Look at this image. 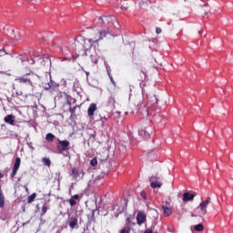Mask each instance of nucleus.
Returning <instances> with one entry per match:
<instances>
[{
    "label": "nucleus",
    "mask_w": 233,
    "mask_h": 233,
    "mask_svg": "<svg viewBox=\"0 0 233 233\" xmlns=\"http://www.w3.org/2000/svg\"><path fill=\"white\" fill-rule=\"evenodd\" d=\"M99 25H102L103 30L110 34V27L114 26V21L116 16L114 15H103L98 18Z\"/></svg>",
    "instance_id": "f257e3e1"
},
{
    "label": "nucleus",
    "mask_w": 233,
    "mask_h": 233,
    "mask_svg": "<svg viewBox=\"0 0 233 233\" xmlns=\"http://www.w3.org/2000/svg\"><path fill=\"white\" fill-rule=\"evenodd\" d=\"M106 34H109L106 29H99L92 35V38L90 39L93 40L94 43H98L106 37Z\"/></svg>",
    "instance_id": "f03ea898"
},
{
    "label": "nucleus",
    "mask_w": 233,
    "mask_h": 233,
    "mask_svg": "<svg viewBox=\"0 0 233 233\" xmlns=\"http://www.w3.org/2000/svg\"><path fill=\"white\" fill-rule=\"evenodd\" d=\"M69 147H70L69 141L58 139V143L56 144V148L59 154H63V152H66V150L69 148Z\"/></svg>",
    "instance_id": "7ed1b4c3"
},
{
    "label": "nucleus",
    "mask_w": 233,
    "mask_h": 233,
    "mask_svg": "<svg viewBox=\"0 0 233 233\" xmlns=\"http://www.w3.org/2000/svg\"><path fill=\"white\" fill-rule=\"evenodd\" d=\"M31 74L34 76V72L27 73L23 76H18L17 78H15V81H17L18 83H22L24 85H30V86H33L34 84L32 83V79L26 77L27 76H31Z\"/></svg>",
    "instance_id": "20e7f679"
},
{
    "label": "nucleus",
    "mask_w": 233,
    "mask_h": 233,
    "mask_svg": "<svg viewBox=\"0 0 233 233\" xmlns=\"http://www.w3.org/2000/svg\"><path fill=\"white\" fill-rule=\"evenodd\" d=\"M209 204H210V197H208L207 199L205 201H202L198 207V208L200 209V214L202 216H205L207 214V208L208 207Z\"/></svg>",
    "instance_id": "39448f33"
},
{
    "label": "nucleus",
    "mask_w": 233,
    "mask_h": 233,
    "mask_svg": "<svg viewBox=\"0 0 233 233\" xmlns=\"http://www.w3.org/2000/svg\"><path fill=\"white\" fill-rule=\"evenodd\" d=\"M150 132H152V127H147L144 129H140L138 134L141 137H144V139H148V137H150Z\"/></svg>",
    "instance_id": "423d86ee"
},
{
    "label": "nucleus",
    "mask_w": 233,
    "mask_h": 233,
    "mask_svg": "<svg viewBox=\"0 0 233 233\" xmlns=\"http://www.w3.org/2000/svg\"><path fill=\"white\" fill-rule=\"evenodd\" d=\"M145 221H147V214L143 213V212H138L137 215V225H139V227H141V225H143V223H145Z\"/></svg>",
    "instance_id": "0eeeda50"
},
{
    "label": "nucleus",
    "mask_w": 233,
    "mask_h": 233,
    "mask_svg": "<svg viewBox=\"0 0 233 233\" xmlns=\"http://www.w3.org/2000/svg\"><path fill=\"white\" fill-rule=\"evenodd\" d=\"M163 214L166 218H168L172 214V208H170V203L166 202L165 205L162 206Z\"/></svg>",
    "instance_id": "6e6552de"
},
{
    "label": "nucleus",
    "mask_w": 233,
    "mask_h": 233,
    "mask_svg": "<svg viewBox=\"0 0 233 233\" xmlns=\"http://www.w3.org/2000/svg\"><path fill=\"white\" fill-rule=\"evenodd\" d=\"M99 168H101L104 174H108L110 172V162L105 160L99 165Z\"/></svg>",
    "instance_id": "1a4fd4ad"
},
{
    "label": "nucleus",
    "mask_w": 233,
    "mask_h": 233,
    "mask_svg": "<svg viewBox=\"0 0 233 233\" xmlns=\"http://www.w3.org/2000/svg\"><path fill=\"white\" fill-rule=\"evenodd\" d=\"M69 227L70 228L74 229V228H79V225L77 224V218L76 217H72L69 219Z\"/></svg>",
    "instance_id": "9d476101"
},
{
    "label": "nucleus",
    "mask_w": 233,
    "mask_h": 233,
    "mask_svg": "<svg viewBox=\"0 0 233 233\" xmlns=\"http://www.w3.org/2000/svg\"><path fill=\"white\" fill-rule=\"evenodd\" d=\"M93 46H94V42L91 38L86 39V40L84 41V46L83 47H84V50H86V52L87 50H90V48H92Z\"/></svg>",
    "instance_id": "9b49d317"
},
{
    "label": "nucleus",
    "mask_w": 233,
    "mask_h": 233,
    "mask_svg": "<svg viewBox=\"0 0 233 233\" xmlns=\"http://www.w3.org/2000/svg\"><path fill=\"white\" fill-rule=\"evenodd\" d=\"M196 198V193L186 192L183 194V201H192Z\"/></svg>",
    "instance_id": "f8f14e48"
},
{
    "label": "nucleus",
    "mask_w": 233,
    "mask_h": 233,
    "mask_svg": "<svg viewBox=\"0 0 233 233\" xmlns=\"http://www.w3.org/2000/svg\"><path fill=\"white\" fill-rule=\"evenodd\" d=\"M97 110V105L96 104H91L87 109V114L89 116H94V112Z\"/></svg>",
    "instance_id": "ddd939ff"
},
{
    "label": "nucleus",
    "mask_w": 233,
    "mask_h": 233,
    "mask_svg": "<svg viewBox=\"0 0 233 233\" xmlns=\"http://www.w3.org/2000/svg\"><path fill=\"white\" fill-rule=\"evenodd\" d=\"M4 121L8 123V125H14L15 122V116H14V115H8L4 118Z\"/></svg>",
    "instance_id": "4468645a"
},
{
    "label": "nucleus",
    "mask_w": 233,
    "mask_h": 233,
    "mask_svg": "<svg viewBox=\"0 0 233 233\" xmlns=\"http://www.w3.org/2000/svg\"><path fill=\"white\" fill-rule=\"evenodd\" d=\"M151 188H161L163 187V183L160 181H150Z\"/></svg>",
    "instance_id": "2eb2a0df"
},
{
    "label": "nucleus",
    "mask_w": 233,
    "mask_h": 233,
    "mask_svg": "<svg viewBox=\"0 0 233 233\" xmlns=\"http://www.w3.org/2000/svg\"><path fill=\"white\" fill-rule=\"evenodd\" d=\"M43 66H52V60H50V57L45 56L43 58Z\"/></svg>",
    "instance_id": "dca6fc26"
},
{
    "label": "nucleus",
    "mask_w": 233,
    "mask_h": 233,
    "mask_svg": "<svg viewBox=\"0 0 233 233\" xmlns=\"http://www.w3.org/2000/svg\"><path fill=\"white\" fill-rule=\"evenodd\" d=\"M51 85V92L54 94V92H57L59 90V84L56 82H50Z\"/></svg>",
    "instance_id": "f3484780"
},
{
    "label": "nucleus",
    "mask_w": 233,
    "mask_h": 233,
    "mask_svg": "<svg viewBox=\"0 0 233 233\" xmlns=\"http://www.w3.org/2000/svg\"><path fill=\"white\" fill-rule=\"evenodd\" d=\"M134 104L136 106H141L143 104V96H141V95L137 96Z\"/></svg>",
    "instance_id": "a211bd4d"
},
{
    "label": "nucleus",
    "mask_w": 233,
    "mask_h": 233,
    "mask_svg": "<svg viewBox=\"0 0 233 233\" xmlns=\"http://www.w3.org/2000/svg\"><path fill=\"white\" fill-rule=\"evenodd\" d=\"M19 167H21V158L16 157L14 164V168H15L16 170H19Z\"/></svg>",
    "instance_id": "6ab92c4d"
},
{
    "label": "nucleus",
    "mask_w": 233,
    "mask_h": 233,
    "mask_svg": "<svg viewBox=\"0 0 233 233\" xmlns=\"http://www.w3.org/2000/svg\"><path fill=\"white\" fill-rule=\"evenodd\" d=\"M71 176H73L74 179H77V177H79V171L77 170V168L76 167L72 168Z\"/></svg>",
    "instance_id": "aec40b11"
},
{
    "label": "nucleus",
    "mask_w": 233,
    "mask_h": 233,
    "mask_svg": "<svg viewBox=\"0 0 233 233\" xmlns=\"http://www.w3.org/2000/svg\"><path fill=\"white\" fill-rule=\"evenodd\" d=\"M46 141L52 142L56 139V136L52 133H48L46 137Z\"/></svg>",
    "instance_id": "412c9836"
},
{
    "label": "nucleus",
    "mask_w": 233,
    "mask_h": 233,
    "mask_svg": "<svg viewBox=\"0 0 233 233\" xmlns=\"http://www.w3.org/2000/svg\"><path fill=\"white\" fill-rule=\"evenodd\" d=\"M42 163L46 165V167H50L52 165V161H50V158L44 157L42 158Z\"/></svg>",
    "instance_id": "4be33fe9"
},
{
    "label": "nucleus",
    "mask_w": 233,
    "mask_h": 233,
    "mask_svg": "<svg viewBox=\"0 0 233 233\" xmlns=\"http://www.w3.org/2000/svg\"><path fill=\"white\" fill-rule=\"evenodd\" d=\"M98 60H99V56H97L96 55H91L92 63H94L95 65H97Z\"/></svg>",
    "instance_id": "5701e85b"
},
{
    "label": "nucleus",
    "mask_w": 233,
    "mask_h": 233,
    "mask_svg": "<svg viewBox=\"0 0 233 233\" xmlns=\"http://www.w3.org/2000/svg\"><path fill=\"white\" fill-rule=\"evenodd\" d=\"M35 198H37V194L33 193L31 196L28 197L27 203H32V201H34V199H35Z\"/></svg>",
    "instance_id": "b1692460"
},
{
    "label": "nucleus",
    "mask_w": 233,
    "mask_h": 233,
    "mask_svg": "<svg viewBox=\"0 0 233 233\" xmlns=\"http://www.w3.org/2000/svg\"><path fill=\"white\" fill-rule=\"evenodd\" d=\"M43 88H44V90H46V91L50 90V93L53 94V93H52V86H51L50 83L45 84V85L43 86Z\"/></svg>",
    "instance_id": "393cba45"
},
{
    "label": "nucleus",
    "mask_w": 233,
    "mask_h": 233,
    "mask_svg": "<svg viewBox=\"0 0 233 233\" xmlns=\"http://www.w3.org/2000/svg\"><path fill=\"white\" fill-rule=\"evenodd\" d=\"M161 179V177L159 175H153L150 177L149 181H159Z\"/></svg>",
    "instance_id": "a878e982"
},
{
    "label": "nucleus",
    "mask_w": 233,
    "mask_h": 233,
    "mask_svg": "<svg viewBox=\"0 0 233 233\" xmlns=\"http://www.w3.org/2000/svg\"><path fill=\"white\" fill-rule=\"evenodd\" d=\"M203 228H204L203 224H198L195 226V230L197 232H203Z\"/></svg>",
    "instance_id": "bb28decb"
},
{
    "label": "nucleus",
    "mask_w": 233,
    "mask_h": 233,
    "mask_svg": "<svg viewBox=\"0 0 233 233\" xmlns=\"http://www.w3.org/2000/svg\"><path fill=\"white\" fill-rule=\"evenodd\" d=\"M17 59H19L21 61V63H25V61H28V57L23 56V55H19L17 56Z\"/></svg>",
    "instance_id": "cd10ccee"
},
{
    "label": "nucleus",
    "mask_w": 233,
    "mask_h": 233,
    "mask_svg": "<svg viewBox=\"0 0 233 233\" xmlns=\"http://www.w3.org/2000/svg\"><path fill=\"white\" fill-rule=\"evenodd\" d=\"M90 165L91 167H96V165H97V158L96 157L92 158L90 161Z\"/></svg>",
    "instance_id": "c85d7f7f"
},
{
    "label": "nucleus",
    "mask_w": 233,
    "mask_h": 233,
    "mask_svg": "<svg viewBox=\"0 0 233 233\" xmlns=\"http://www.w3.org/2000/svg\"><path fill=\"white\" fill-rule=\"evenodd\" d=\"M3 56H8V53L5 50V48L0 49V57H3Z\"/></svg>",
    "instance_id": "c756f323"
},
{
    "label": "nucleus",
    "mask_w": 233,
    "mask_h": 233,
    "mask_svg": "<svg viewBox=\"0 0 233 233\" xmlns=\"http://www.w3.org/2000/svg\"><path fill=\"white\" fill-rule=\"evenodd\" d=\"M69 205H70L71 207H76V205H77V202H76V200L71 198L69 199Z\"/></svg>",
    "instance_id": "7c9ffc66"
},
{
    "label": "nucleus",
    "mask_w": 233,
    "mask_h": 233,
    "mask_svg": "<svg viewBox=\"0 0 233 233\" xmlns=\"http://www.w3.org/2000/svg\"><path fill=\"white\" fill-rule=\"evenodd\" d=\"M17 170H19V169H15V167L13 168V171L11 174L12 179H14V177H15V175L17 174Z\"/></svg>",
    "instance_id": "2f4dec72"
},
{
    "label": "nucleus",
    "mask_w": 233,
    "mask_h": 233,
    "mask_svg": "<svg viewBox=\"0 0 233 233\" xmlns=\"http://www.w3.org/2000/svg\"><path fill=\"white\" fill-rule=\"evenodd\" d=\"M48 210V207L46 205H44L42 207V216H45V213Z\"/></svg>",
    "instance_id": "473e14b6"
},
{
    "label": "nucleus",
    "mask_w": 233,
    "mask_h": 233,
    "mask_svg": "<svg viewBox=\"0 0 233 233\" xmlns=\"http://www.w3.org/2000/svg\"><path fill=\"white\" fill-rule=\"evenodd\" d=\"M120 233H130V228L125 227Z\"/></svg>",
    "instance_id": "72a5a7b5"
},
{
    "label": "nucleus",
    "mask_w": 233,
    "mask_h": 233,
    "mask_svg": "<svg viewBox=\"0 0 233 233\" xmlns=\"http://www.w3.org/2000/svg\"><path fill=\"white\" fill-rule=\"evenodd\" d=\"M155 119H156L157 123H161V121H163V118L160 116H156Z\"/></svg>",
    "instance_id": "f704fd0d"
},
{
    "label": "nucleus",
    "mask_w": 233,
    "mask_h": 233,
    "mask_svg": "<svg viewBox=\"0 0 233 233\" xmlns=\"http://www.w3.org/2000/svg\"><path fill=\"white\" fill-rule=\"evenodd\" d=\"M122 10H128V7L127 6V3H123V5L120 6Z\"/></svg>",
    "instance_id": "c9c22d12"
},
{
    "label": "nucleus",
    "mask_w": 233,
    "mask_h": 233,
    "mask_svg": "<svg viewBox=\"0 0 233 233\" xmlns=\"http://www.w3.org/2000/svg\"><path fill=\"white\" fill-rule=\"evenodd\" d=\"M141 197L143 198V199H147V194L145 192L141 193Z\"/></svg>",
    "instance_id": "e433bc0d"
},
{
    "label": "nucleus",
    "mask_w": 233,
    "mask_h": 233,
    "mask_svg": "<svg viewBox=\"0 0 233 233\" xmlns=\"http://www.w3.org/2000/svg\"><path fill=\"white\" fill-rule=\"evenodd\" d=\"M71 198L75 199V201H76V199H79V195H75Z\"/></svg>",
    "instance_id": "4c0bfd02"
},
{
    "label": "nucleus",
    "mask_w": 233,
    "mask_h": 233,
    "mask_svg": "<svg viewBox=\"0 0 233 233\" xmlns=\"http://www.w3.org/2000/svg\"><path fill=\"white\" fill-rule=\"evenodd\" d=\"M156 32H157V34H161V28L157 27V28L156 29Z\"/></svg>",
    "instance_id": "58836bf2"
},
{
    "label": "nucleus",
    "mask_w": 233,
    "mask_h": 233,
    "mask_svg": "<svg viewBox=\"0 0 233 233\" xmlns=\"http://www.w3.org/2000/svg\"><path fill=\"white\" fill-rule=\"evenodd\" d=\"M145 116H146V117H147V116H148V110H147V109L145 111Z\"/></svg>",
    "instance_id": "ea45409f"
},
{
    "label": "nucleus",
    "mask_w": 233,
    "mask_h": 233,
    "mask_svg": "<svg viewBox=\"0 0 233 233\" xmlns=\"http://www.w3.org/2000/svg\"><path fill=\"white\" fill-rule=\"evenodd\" d=\"M109 101H112L114 103L115 102L114 97L113 96L109 97Z\"/></svg>",
    "instance_id": "a19ab883"
},
{
    "label": "nucleus",
    "mask_w": 233,
    "mask_h": 233,
    "mask_svg": "<svg viewBox=\"0 0 233 233\" xmlns=\"http://www.w3.org/2000/svg\"><path fill=\"white\" fill-rule=\"evenodd\" d=\"M35 60L32 59L31 65H35Z\"/></svg>",
    "instance_id": "79ce46f5"
},
{
    "label": "nucleus",
    "mask_w": 233,
    "mask_h": 233,
    "mask_svg": "<svg viewBox=\"0 0 233 233\" xmlns=\"http://www.w3.org/2000/svg\"><path fill=\"white\" fill-rule=\"evenodd\" d=\"M127 223H130V218H127Z\"/></svg>",
    "instance_id": "37998d69"
},
{
    "label": "nucleus",
    "mask_w": 233,
    "mask_h": 233,
    "mask_svg": "<svg viewBox=\"0 0 233 233\" xmlns=\"http://www.w3.org/2000/svg\"><path fill=\"white\" fill-rule=\"evenodd\" d=\"M111 83L114 84V78L110 77Z\"/></svg>",
    "instance_id": "c03bdc74"
},
{
    "label": "nucleus",
    "mask_w": 233,
    "mask_h": 233,
    "mask_svg": "<svg viewBox=\"0 0 233 233\" xmlns=\"http://www.w3.org/2000/svg\"><path fill=\"white\" fill-rule=\"evenodd\" d=\"M86 76H90V73H89V72H86Z\"/></svg>",
    "instance_id": "a18cd8bd"
},
{
    "label": "nucleus",
    "mask_w": 233,
    "mask_h": 233,
    "mask_svg": "<svg viewBox=\"0 0 233 233\" xmlns=\"http://www.w3.org/2000/svg\"><path fill=\"white\" fill-rule=\"evenodd\" d=\"M1 178H3V174H2V173H0V179H1Z\"/></svg>",
    "instance_id": "49530a36"
},
{
    "label": "nucleus",
    "mask_w": 233,
    "mask_h": 233,
    "mask_svg": "<svg viewBox=\"0 0 233 233\" xmlns=\"http://www.w3.org/2000/svg\"><path fill=\"white\" fill-rule=\"evenodd\" d=\"M25 191L28 192V187H25Z\"/></svg>",
    "instance_id": "de8ad7c7"
},
{
    "label": "nucleus",
    "mask_w": 233,
    "mask_h": 233,
    "mask_svg": "<svg viewBox=\"0 0 233 233\" xmlns=\"http://www.w3.org/2000/svg\"><path fill=\"white\" fill-rule=\"evenodd\" d=\"M37 77H38V79H41V76H36Z\"/></svg>",
    "instance_id": "09e8293b"
},
{
    "label": "nucleus",
    "mask_w": 233,
    "mask_h": 233,
    "mask_svg": "<svg viewBox=\"0 0 233 233\" xmlns=\"http://www.w3.org/2000/svg\"><path fill=\"white\" fill-rule=\"evenodd\" d=\"M191 217H192V218H195V216H194V215H191Z\"/></svg>",
    "instance_id": "8fccbe9b"
},
{
    "label": "nucleus",
    "mask_w": 233,
    "mask_h": 233,
    "mask_svg": "<svg viewBox=\"0 0 233 233\" xmlns=\"http://www.w3.org/2000/svg\"><path fill=\"white\" fill-rule=\"evenodd\" d=\"M26 1L30 2V1H32V0H26Z\"/></svg>",
    "instance_id": "3c124183"
}]
</instances>
